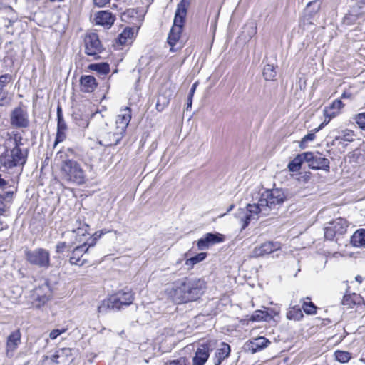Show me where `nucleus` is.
<instances>
[{"label": "nucleus", "instance_id": "a878e982", "mask_svg": "<svg viewBox=\"0 0 365 365\" xmlns=\"http://www.w3.org/2000/svg\"><path fill=\"white\" fill-rule=\"evenodd\" d=\"M321 1L315 0L307 4L304 10V20L309 21L320 9Z\"/></svg>", "mask_w": 365, "mask_h": 365}, {"label": "nucleus", "instance_id": "052dcab7", "mask_svg": "<svg viewBox=\"0 0 365 365\" xmlns=\"http://www.w3.org/2000/svg\"><path fill=\"white\" fill-rule=\"evenodd\" d=\"M178 363H180V361H175V360H173L171 363H170V365H177V364Z\"/></svg>", "mask_w": 365, "mask_h": 365}, {"label": "nucleus", "instance_id": "bf43d9fd", "mask_svg": "<svg viewBox=\"0 0 365 365\" xmlns=\"http://www.w3.org/2000/svg\"><path fill=\"white\" fill-rule=\"evenodd\" d=\"M88 125V123L86 120H85L83 123L79 124V125L83 126V127H87Z\"/></svg>", "mask_w": 365, "mask_h": 365}, {"label": "nucleus", "instance_id": "f704fd0d", "mask_svg": "<svg viewBox=\"0 0 365 365\" xmlns=\"http://www.w3.org/2000/svg\"><path fill=\"white\" fill-rule=\"evenodd\" d=\"M272 317L267 312L262 310L255 311L251 316L250 320L253 322L269 321Z\"/></svg>", "mask_w": 365, "mask_h": 365}, {"label": "nucleus", "instance_id": "b1692460", "mask_svg": "<svg viewBox=\"0 0 365 365\" xmlns=\"http://www.w3.org/2000/svg\"><path fill=\"white\" fill-rule=\"evenodd\" d=\"M343 106L341 100H334L329 107L324 108V114L325 117L329 118V120L334 118L339 113V110Z\"/></svg>", "mask_w": 365, "mask_h": 365}, {"label": "nucleus", "instance_id": "13d9d810", "mask_svg": "<svg viewBox=\"0 0 365 365\" xmlns=\"http://www.w3.org/2000/svg\"><path fill=\"white\" fill-rule=\"evenodd\" d=\"M355 279L356 282L361 283L362 282V277L359 275H357L356 277H355Z\"/></svg>", "mask_w": 365, "mask_h": 365}, {"label": "nucleus", "instance_id": "7c9ffc66", "mask_svg": "<svg viewBox=\"0 0 365 365\" xmlns=\"http://www.w3.org/2000/svg\"><path fill=\"white\" fill-rule=\"evenodd\" d=\"M305 153L297 155L289 164L288 168L292 172L298 171L302 163H305Z\"/></svg>", "mask_w": 365, "mask_h": 365}, {"label": "nucleus", "instance_id": "dca6fc26", "mask_svg": "<svg viewBox=\"0 0 365 365\" xmlns=\"http://www.w3.org/2000/svg\"><path fill=\"white\" fill-rule=\"evenodd\" d=\"M281 244L278 242H265L259 246L255 247L252 252L251 256L255 258L263 257L266 255L272 253L274 251L279 250Z\"/></svg>", "mask_w": 365, "mask_h": 365}, {"label": "nucleus", "instance_id": "7ed1b4c3", "mask_svg": "<svg viewBox=\"0 0 365 365\" xmlns=\"http://www.w3.org/2000/svg\"><path fill=\"white\" fill-rule=\"evenodd\" d=\"M73 150H60L55 160L58 161L61 178L67 182L82 185L86 182V173L81 164L71 158Z\"/></svg>", "mask_w": 365, "mask_h": 365}, {"label": "nucleus", "instance_id": "aec40b11", "mask_svg": "<svg viewBox=\"0 0 365 365\" xmlns=\"http://www.w3.org/2000/svg\"><path fill=\"white\" fill-rule=\"evenodd\" d=\"M115 21V16L108 11H101L95 17L96 24L110 27Z\"/></svg>", "mask_w": 365, "mask_h": 365}, {"label": "nucleus", "instance_id": "cd10ccee", "mask_svg": "<svg viewBox=\"0 0 365 365\" xmlns=\"http://www.w3.org/2000/svg\"><path fill=\"white\" fill-rule=\"evenodd\" d=\"M269 341L264 337H258L253 341H250L249 346V349L251 350L253 353L260 351L261 349L267 346V344H269Z\"/></svg>", "mask_w": 365, "mask_h": 365}, {"label": "nucleus", "instance_id": "6ab92c4d", "mask_svg": "<svg viewBox=\"0 0 365 365\" xmlns=\"http://www.w3.org/2000/svg\"><path fill=\"white\" fill-rule=\"evenodd\" d=\"M12 81V76L4 74L0 76V106H7L11 102V98L8 96V92L4 89L8 83Z\"/></svg>", "mask_w": 365, "mask_h": 365}, {"label": "nucleus", "instance_id": "39448f33", "mask_svg": "<svg viewBox=\"0 0 365 365\" xmlns=\"http://www.w3.org/2000/svg\"><path fill=\"white\" fill-rule=\"evenodd\" d=\"M187 3L185 2V0H182L178 4L173 21V26H172L168 37V43L170 46V51L172 52L177 51V49L175 48V46L178 41L182 31L184 20L187 14Z\"/></svg>", "mask_w": 365, "mask_h": 365}, {"label": "nucleus", "instance_id": "0e129e2a", "mask_svg": "<svg viewBox=\"0 0 365 365\" xmlns=\"http://www.w3.org/2000/svg\"><path fill=\"white\" fill-rule=\"evenodd\" d=\"M77 233H78V234H80V229H78V230H77Z\"/></svg>", "mask_w": 365, "mask_h": 365}, {"label": "nucleus", "instance_id": "a19ab883", "mask_svg": "<svg viewBox=\"0 0 365 365\" xmlns=\"http://www.w3.org/2000/svg\"><path fill=\"white\" fill-rule=\"evenodd\" d=\"M169 99L164 96H160L158 98L156 103V109L158 111H162L168 105Z\"/></svg>", "mask_w": 365, "mask_h": 365}, {"label": "nucleus", "instance_id": "c85d7f7f", "mask_svg": "<svg viewBox=\"0 0 365 365\" xmlns=\"http://www.w3.org/2000/svg\"><path fill=\"white\" fill-rule=\"evenodd\" d=\"M21 340V333L19 330L12 332L8 337L6 341L7 351H14L16 349Z\"/></svg>", "mask_w": 365, "mask_h": 365}, {"label": "nucleus", "instance_id": "f3484780", "mask_svg": "<svg viewBox=\"0 0 365 365\" xmlns=\"http://www.w3.org/2000/svg\"><path fill=\"white\" fill-rule=\"evenodd\" d=\"M364 6L359 4L353 5L343 18L342 23L347 26L356 24L357 20L364 14Z\"/></svg>", "mask_w": 365, "mask_h": 365}, {"label": "nucleus", "instance_id": "bb28decb", "mask_svg": "<svg viewBox=\"0 0 365 365\" xmlns=\"http://www.w3.org/2000/svg\"><path fill=\"white\" fill-rule=\"evenodd\" d=\"M133 35L134 32L132 29L125 28L118 36L116 43L121 46L130 44L132 43Z\"/></svg>", "mask_w": 365, "mask_h": 365}, {"label": "nucleus", "instance_id": "5701e85b", "mask_svg": "<svg viewBox=\"0 0 365 365\" xmlns=\"http://www.w3.org/2000/svg\"><path fill=\"white\" fill-rule=\"evenodd\" d=\"M230 353V346L225 343H221L220 347L215 353L214 365H220Z\"/></svg>", "mask_w": 365, "mask_h": 365}, {"label": "nucleus", "instance_id": "412c9836", "mask_svg": "<svg viewBox=\"0 0 365 365\" xmlns=\"http://www.w3.org/2000/svg\"><path fill=\"white\" fill-rule=\"evenodd\" d=\"M71 355V349L65 348L58 350L56 354L51 355V361L56 364L71 363L72 359H68Z\"/></svg>", "mask_w": 365, "mask_h": 365}, {"label": "nucleus", "instance_id": "f03ea898", "mask_svg": "<svg viewBox=\"0 0 365 365\" xmlns=\"http://www.w3.org/2000/svg\"><path fill=\"white\" fill-rule=\"evenodd\" d=\"M23 138L18 133L5 139L2 147L3 151L0 153V164L5 169L23 166L28 158V149L21 148Z\"/></svg>", "mask_w": 365, "mask_h": 365}, {"label": "nucleus", "instance_id": "e433bc0d", "mask_svg": "<svg viewBox=\"0 0 365 365\" xmlns=\"http://www.w3.org/2000/svg\"><path fill=\"white\" fill-rule=\"evenodd\" d=\"M302 309L307 314H314L317 312V307L310 301L309 297H307L303 302Z\"/></svg>", "mask_w": 365, "mask_h": 365}, {"label": "nucleus", "instance_id": "423d86ee", "mask_svg": "<svg viewBox=\"0 0 365 365\" xmlns=\"http://www.w3.org/2000/svg\"><path fill=\"white\" fill-rule=\"evenodd\" d=\"M133 299V294L130 291L118 292L103 300L98 307V311L99 313H106L110 310L118 311L123 306L131 304Z\"/></svg>", "mask_w": 365, "mask_h": 365}, {"label": "nucleus", "instance_id": "c756f323", "mask_svg": "<svg viewBox=\"0 0 365 365\" xmlns=\"http://www.w3.org/2000/svg\"><path fill=\"white\" fill-rule=\"evenodd\" d=\"M351 243L354 247H365V230H357L351 238Z\"/></svg>", "mask_w": 365, "mask_h": 365}, {"label": "nucleus", "instance_id": "ea45409f", "mask_svg": "<svg viewBox=\"0 0 365 365\" xmlns=\"http://www.w3.org/2000/svg\"><path fill=\"white\" fill-rule=\"evenodd\" d=\"M247 33L248 38L250 39L252 36H254L257 33V26L254 22L248 23L244 27V31L242 34Z\"/></svg>", "mask_w": 365, "mask_h": 365}, {"label": "nucleus", "instance_id": "f257e3e1", "mask_svg": "<svg viewBox=\"0 0 365 365\" xmlns=\"http://www.w3.org/2000/svg\"><path fill=\"white\" fill-rule=\"evenodd\" d=\"M207 289L206 282L202 278L185 277L170 284L165 289V296L176 304L197 301Z\"/></svg>", "mask_w": 365, "mask_h": 365}, {"label": "nucleus", "instance_id": "9b49d317", "mask_svg": "<svg viewBox=\"0 0 365 365\" xmlns=\"http://www.w3.org/2000/svg\"><path fill=\"white\" fill-rule=\"evenodd\" d=\"M305 163L309 168L313 170H323L326 171L329 170V159L322 156L319 153L306 152Z\"/></svg>", "mask_w": 365, "mask_h": 365}, {"label": "nucleus", "instance_id": "72a5a7b5", "mask_svg": "<svg viewBox=\"0 0 365 365\" xmlns=\"http://www.w3.org/2000/svg\"><path fill=\"white\" fill-rule=\"evenodd\" d=\"M303 316L301 309L297 306L290 307L287 313V317L290 320L299 321Z\"/></svg>", "mask_w": 365, "mask_h": 365}, {"label": "nucleus", "instance_id": "680f3d73", "mask_svg": "<svg viewBox=\"0 0 365 365\" xmlns=\"http://www.w3.org/2000/svg\"><path fill=\"white\" fill-rule=\"evenodd\" d=\"M233 207H234V205H231L230 206V207L228 208L227 212L231 211V210L233 209Z\"/></svg>", "mask_w": 365, "mask_h": 365}, {"label": "nucleus", "instance_id": "ddd939ff", "mask_svg": "<svg viewBox=\"0 0 365 365\" xmlns=\"http://www.w3.org/2000/svg\"><path fill=\"white\" fill-rule=\"evenodd\" d=\"M252 206H256V204H248L245 208H240L235 213V217L242 223V229L247 227L251 220L262 217L260 212L257 211L254 212L255 209Z\"/></svg>", "mask_w": 365, "mask_h": 365}, {"label": "nucleus", "instance_id": "58836bf2", "mask_svg": "<svg viewBox=\"0 0 365 365\" xmlns=\"http://www.w3.org/2000/svg\"><path fill=\"white\" fill-rule=\"evenodd\" d=\"M335 359L339 363H346L351 359V354L344 351H336L334 354Z\"/></svg>", "mask_w": 365, "mask_h": 365}, {"label": "nucleus", "instance_id": "09e8293b", "mask_svg": "<svg viewBox=\"0 0 365 365\" xmlns=\"http://www.w3.org/2000/svg\"><path fill=\"white\" fill-rule=\"evenodd\" d=\"M14 192L13 190H9L5 192L4 194H1V196L4 197V201L10 200L11 199H12Z\"/></svg>", "mask_w": 365, "mask_h": 365}, {"label": "nucleus", "instance_id": "1a4fd4ad", "mask_svg": "<svg viewBox=\"0 0 365 365\" xmlns=\"http://www.w3.org/2000/svg\"><path fill=\"white\" fill-rule=\"evenodd\" d=\"M131 120V110L130 108L126 107L122 110L120 113L117 116L116 118V130L113 133L114 137V142L108 143V145H117L124 133H125L126 128Z\"/></svg>", "mask_w": 365, "mask_h": 365}, {"label": "nucleus", "instance_id": "864d4df0", "mask_svg": "<svg viewBox=\"0 0 365 365\" xmlns=\"http://www.w3.org/2000/svg\"><path fill=\"white\" fill-rule=\"evenodd\" d=\"M61 118H63V113H62V108H61V106L60 105H58L57 107V119Z\"/></svg>", "mask_w": 365, "mask_h": 365}, {"label": "nucleus", "instance_id": "4c0bfd02", "mask_svg": "<svg viewBox=\"0 0 365 365\" xmlns=\"http://www.w3.org/2000/svg\"><path fill=\"white\" fill-rule=\"evenodd\" d=\"M277 75L275 67L273 65L267 64L263 69V76L267 81L273 80Z\"/></svg>", "mask_w": 365, "mask_h": 365}, {"label": "nucleus", "instance_id": "6e6d98bb", "mask_svg": "<svg viewBox=\"0 0 365 365\" xmlns=\"http://www.w3.org/2000/svg\"><path fill=\"white\" fill-rule=\"evenodd\" d=\"M197 86V83H195L192 86V87H191V88H190V93H189V95H190V96H193V95H194V93H195V90H196Z\"/></svg>", "mask_w": 365, "mask_h": 365}, {"label": "nucleus", "instance_id": "de8ad7c7", "mask_svg": "<svg viewBox=\"0 0 365 365\" xmlns=\"http://www.w3.org/2000/svg\"><path fill=\"white\" fill-rule=\"evenodd\" d=\"M57 120H58L57 129H58V130H66L67 129V126H66V123L64 121L63 118H58Z\"/></svg>", "mask_w": 365, "mask_h": 365}, {"label": "nucleus", "instance_id": "6e6552de", "mask_svg": "<svg viewBox=\"0 0 365 365\" xmlns=\"http://www.w3.org/2000/svg\"><path fill=\"white\" fill-rule=\"evenodd\" d=\"M348 222L342 217H338L327 222L324 228V237L329 240H334L337 236L344 235L347 230Z\"/></svg>", "mask_w": 365, "mask_h": 365}, {"label": "nucleus", "instance_id": "e2e57ef3", "mask_svg": "<svg viewBox=\"0 0 365 365\" xmlns=\"http://www.w3.org/2000/svg\"><path fill=\"white\" fill-rule=\"evenodd\" d=\"M176 263H177V264H181L182 263V259L178 260Z\"/></svg>", "mask_w": 365, "mask_h": 365}, {"label": "nucleus", "instance_id": "79ce46f5", "mask_svg": "<svg viewBox=\"0 0 365 365\" xmlns=\"http://www.w3.org/2000/svg\"><path fill=\"white\" fill-rule=\"evenodd\" d=\"M355 120L359 127L362 130H365V112L357 114Z\"/></svg>", "mask_w": 365, "mask_h": 365}, {"label": "nucleus", "instance_id": "5fc2aeb1", "mask_svg": "<svg viewBox=\"0 0 365 365\" xmlns=\"http://www.w3.org/2000/svg\"><path fill=\"white\" fill-rule=\"evenodd\" d=\"M192 98L193 96H190L188 95V97H187V110L189 109V108H190L192 106Z\"/></svg>", "mask_w": 365, "mask_h": 365}, {"label": "nucleus", "instance_id": "3c124183", "mask_svg": "<svg viewBox=\"0 0 365 365\" xmlns=\"http://www.w3.org/2000/svg\"><path fill=\"white\" fill-rule=\"evenodd\" d=\"M65 247H66V243L65 242H58L56 245V252H58V253L63 252L64 251Z\"/></svg>", "mask_w": 365, "mask_h": 365}, {"label": "nucleus", "instance_id": "49530a36", "mask_svg": "<svg viewBox=\"0 0 365 365\" xmlns=\"http://www.w3.org/2000/svg\"><path fill=\"white\" fill-rule=\"evenodd\" d=\"M66 329H53L51 331L49 334V337L51 339H56L59 335L61 334L66 332Z\"/></svg>", "mask_w": 365, "mask_h": 365}, {"label": "nucleus", "instance_id": "4468645a", "mask_svg": "<svg viewBox=\"0 0 365 365\" xmlns=\"http://www.w3.org/2000/svg\"><path fill=\"white\" fill-rule=\"evenodd\" d=\"M10 123L15 128H26L29 125L26 110L21 106L15 108L10 115Z\"/></svg>", "mask_w": 365, "mask_h": 365}, {"label": "nucleus", "instance_id": "f8f14e48", "mask_svg": "<svg viewBox=\"0 0 365 365\" xmlns=\"http://www.w3.org/2000/svg\"><path fill=\"white\" fill-rule=\"evenodd\" d=\"M85 53L88 56H93L94 59L99 58L98 54L103 50L98 36L95 33H91L84 38Z\"/></svg>", "mask_w": 365, "mask_h": 365}, {"label": "nucleus", "instance_id": "0eeeda50", "mask_svg": "<svg viewBox=\"0 0 365 365\" xmlns=\"http://www.w3.org/2000/svg\"><path fill=\"white\" fill-rule=\"evenodd\" d=\"M24 253L26 259L31 264L45 269L50 267V253L46 249L26 250Z\"/></svg>", "mask_w": 365, "mask_h": 365}, {"label": "nucleus", "instance_id": "a211bd4d", "mask_svg": "<svg viewBox=\"0 0 365 365\" xmlns=\"http://www.w3.org/2000/svg\"><path fill=\"white\" fill-rule=\"evenodd\" d=\"M86 244H83L74 248L69 258V262L73 265L82 266L86 260L82 259L83 254L88 252V248H86Z\"/></svg>", "mask_w": 365, "mask_h": 365}, {"label": "nucleus", "instance_id": "2eb2a0df", "mask_svg": "<svg viewBox=\"0 0 365 365\" xmlns=\"http://www.w3.org/2000/svg\"><path fill=\"white\" fill-rule=\"evenodd\" d=\"M224 239V235L220 233L209 232L197 240V246L199 250H207L211 245L223 242Z\"/></svg>", "mask_w": 365, "mask_h": 365}, {"label": "nucleus", "instance_id": "2f4dec72", "mask_svg": "<svg viewBox=\"0 0 365 365\" xmlns=\"http://www.w3.org/2000/svg\"><path fill=\"white\" fill-rule=\"evenodd\" d=\"M207 257L206 252H200L194 257L187 259L185 263L187 270L191 269L195 264L203 261Z\"/></svg>", "mask_w": 365, "mask_h": 365}, {"label": "nucleus", "instance_id": "4be33fe9", "mask_svg": "<svg viewBox=\"0 0 365 365\" xmlns=\"http://www.w3.org/2000/svg\"><path fill=\"white\" fill-rule=\"evenodd\" d=\"M96 78L92 76H82L80 79L81 91L85 93H91L97 87Z\"/></svg>", "mask_w": 365, "mask_h": 365}, {"label": "nucleus", "instance_id": "8fccbe9b", "mask_svg": "<svg viewBox=\"0 0 365 365\" xmlns=\"http://www.w3.org/2000/svg\"><path fill=\"white\" fill-rule=\"evenodd\" d=\"M110 0H93L94 4L98 7H103L110 2Z\"/></svg>", "mask_w": 365, "mask_h": 365}, {"label": "nucleus", "instance_id": "4d7b16f0", "mask_svg": "<svg viewBox=\"0 0 365 365\" xmlns=\"http://www.w3.org/2000/svg\"><path fill=\"white\" fill-rule=\"evenodd\" d=\"M351 94L350 93L344 92L341 95L342 98H351Z\"/></svg>", "mask_w": 365, "mask_h": 365}, {"label": "nucleus", "instance_id": "473e14b6", "mask_svg": "<svg viewBox=\"0 0 365 365\" xmlns=\"http://www.w3.org/2000/svg\"><path fill=\"white\" fill-rule=\"evenodd\" d=\"M88 68L101 75H106L110 71V66L107 63H92L88 66Z\"/></svg>", "mask_w": 365, "mask_h": 365}, {"label": "nucleus", "instance_id": "20e7f679", "mask_svg": "<svg viewBox=\"0 0 365 365\" xmlns=\"http://www.w3.org/2000/svg\"><path fill=\"white\" fill-rule=\"evenodd\" d=\"M285 200V194L282 190H267L262 194L256 206H252L254 212L257 211L262 217L275 215Z\"/></svg>", "mask_w": 365, "mask_h": 365}, {"label": "nucleus", "instance_id": "603ef678", "mask_svg": "<svg viewBox=\"0 0 365 365\" xmlns=\"http://www.w3.org/2000/svg\"><path fill=\"white\" fill-rule=\"evenodd\" d=\"M6 210H5V205L4 204V197L1 196V194H0V215H2L4 214Z\"/></svg>", "mask_w": 365, "mask_h": 365}, {"label": "nucleus", "instance_id": "c9c22d12", "mask_svg": "<svg viewBox=\"0 0 365 365\" xmlns=\"http://www.w3.org/2000/svg\"><path fill=\"white\" fill-rule=\"evenodd\" d=\"M354 133L351 130H342L339 135L335 137V140L352 142L354 140Z\"/></svg>", "mask_w": 365, "mask_h": 365}, {"label": "nucleus", "instance_id": "393cba45", "mask_svg": "<svg viewBox=\"0 0 365 365\" xmlns=\"http://www.w3.org/2000/svg\"><path fill=\"white\" fill-rule=\"evenodd\" d=\"M363 301L362 297L357 294H345L342 299V304L347 308H352L354 305L360 304Z\"/></svg>", "mask_w": 365, "mask_h": 365}, {"label": "nucleus", "instance_id": "9d476101", "mask_svg": "<svg viewBox=\"0 0 365 365\" xmlns=\"http://www.w3.org/2000/svg\"><path fill=\"white\" fill-rule=\"evenodd\" d=\"M217 341L207 340L200 343L193 357V365H204L207 361L210 352L216 349Z\"/></svg>", "mask_w": 365, "mask_h": 365}, {"label": "nucleus", "instance_id": "a18cd8bd", "mask_svg": "<svg viewBox=\"0 0 365 365\" xmlns=\"http://www.w3.org/2000/svg\"><path fill=\"white\" fill-rule=\"evenodd\" d=\"M103 235V232H101L100 233H98V232H96L94 235H93V237L91 240V242H86L85 244H86V248H90L91 247H93L96 244V241L98 238H100L101 237V235Z\"/></svg>", "mask_w": 365, "mask_h": 365}, {"label": "nucleus", "instance_id": "37998d69", "mask_svg": "<svg viewBox=\"0 0 365 365\" xmlns=\"http://www.w3.org/2000/svg\"><path fill=\"white\" fill-rule=\"evenodd\" d=\"M65 130H58L57 129L56 136L54 142V147L56 146L58 143L63 142L66 139V133Z\"/></svg>", "mask_w": 365, "mask_h": 365}, {"label": "nucleus", "instance_id": "c03bdc74", "mask_svg": "<svg viewBox=\"0 0 365 365\" xmlns=\"http://www.w3.org/2000/svg\"><path fill=\"white\" fill-rule=\"evenodd\" d=\"M315 138V134L314 133H309L306 135L302 140L300 143V148H304L305 146L304 145L307 142L312 141Z\"/></svg>", "mask_w": 365, "mask_h": 365}]
</instances>
